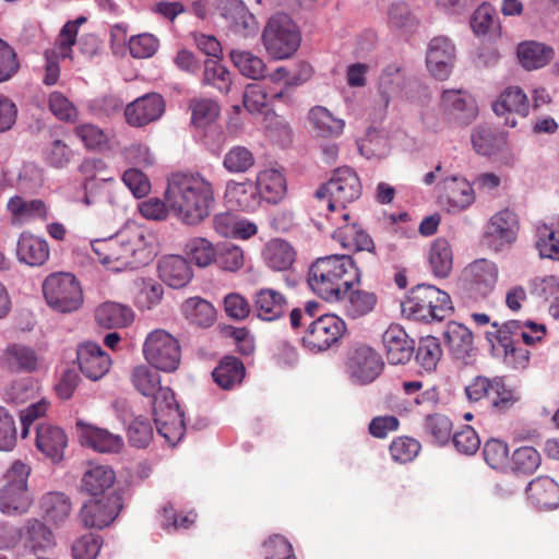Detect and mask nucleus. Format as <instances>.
Instances as JSON below:
<instances>
[{"mask_svg": "<svg viewBox=\"0 0 559 559\" xmlns=\"http://www.w3.org/2000/svg\"><path fill=\"white\" fill-rule=\"evenodd\" d=\"M164 197L169 210L187 225H198L204 221L214 203L212 183L193 173L171 174Z\"/></svg>", "mask_w": 559, "mask_h": 559, "instance_id": "f257e3e1", "label": "nucleus"}, {"mask_svg": "<svg viewBox=\"0 0 559 559\" xmlns=\"http://www.w3.org/2000/svg\"><path fill=\"white\" fill-rule=\"evenodd\" d=\"M360 273L354 260L347 254H332L318 258L309 271L310 288L326 301L344 298Z\"/></svg>", "mask_w": 559, "mask_h": 559, "instance_id": "f03ea898", "label": "nucleus"}, {"mask_svg": "<svg viewBox=\"0 0 559 559\" xmlns=\"http://www.w3.org/2000/svg\"><path fill=\"white\" fill-rule=\"evenodd\" d=\"M108 269L122 271L148 264L155 257L152 241L139 227L127 228L112 237Z\"/></svg>", "mask_w": 559, "mask_h": 559, "instance_id": "7ed1b4c3", "label": "nucleus"}, {"mask_svg": "<svg viewBox=\"0 0 559 559\" xmlns=\"http://www.w3.org/2000/svg\"><path fill=\"white\" fill-rule=\"evenodd\" d=\"M402 313L415 321H442L451 312L450 296L432 285L419 284L401 304Z\"/></svg>", "mask_w": 559, "mask_h": 559, "instance_id": "20e7f679", "label": "nucleus"}, {"mask_svg": "<svg viewBox=\"0 0 559 559\" xmlns=\"http://www.w3.org/2000/svg\"><path fill=\"white\" fill-rule=\"evenodd\" d=\"M152 413L157 432L175 445L186 432L183 412L170 388H163L152 396Z\"/></svg>", "mask_w": 559, "mask_h": 559, "instance_id": "39448f33", "label": "nucleus"}, {"mask_svg": "<svg viewBox=\"0 0 559 559\" xmlns=\"http://www.w3.org/2000/svg\"><path fill=\"white\" fill-rule=\"evenodd\" d=\"M43 293L47 305L60 313L76 311L84 301L80 282L72 273L68 272L48 275L43 283Z\"/></svg>", "mask_w": 559, "mask_h": 559, "instance_id": "423d86ee", "label": "nucleus"}, {"mask_svg": "<svg viewBox=\"0 0 559 559\" xmlns=\"http://www.w3.org/2000/svg\"><path fill=\"white\" fill-rule=\"evenodd\" d=\"M361 195V183L357 174L349 167L334 170L331 179L320 186L314 197L319 202L326 201V207L333 212L337 207L345 209L347 204L358 200Z\"/></svg>", "mask_w": 559, "mask_h": 559, "instance_id": "0eeeda50", "label": "nucleus"}, {"mask_svg": "<svg viewBox=\"0 0 559 559\" xmlns=\"http://www.w3.org/2000/svg\"><path fill=\"white\" fill-rule=\"evenodd\" d=\"M262 38L265 49L276 59L292 57L301 41L298 27L290 16L284 13L270 17Z\"/></svg>", "mask_w": 559, "mask_h": 559, "instance_id": "6e6552de", "label": "nucleus"}, {"mask_svg": "<svg viewBox=\"0 0 559 559\" xmlns=\"http://www.w3.org/2000/svg\"><path fill=\"white\" fill-rule=\"evenodd\" d=\"M31 467L15 461L4 475L5 484L0 490V511L5 514H20L28 510L33 498L27 488Z\"/></svg>", "mask_w": 559, "mask_h": 559, "instance_id": "1a4fd4ad", "label": "nucleus"}, {"mask_svg": "<svg viewBox=\"0 0 559 559\" xmlns=\"http://www.w3.org/2000/svg\"><path fill=\"white\" fill-rule=\"evenodd\" d=\"M465 395L469 402L487 399L499 412L510 409L519 400L513 389L509 388L502 377H475L465 386Z\"/></svg>", "mask_w": 559, "mask_h": 559, "instance_id": "9d476101", "label": "nucleus"}, {"mask_svg": "<svg viewBox=\"0 0 559 559\" xmlns=\"http://www.w3.org/2000/svg\"><path fill=\"white\" fill-rule=\"evenodd\" d=\"M146 360L158 370L175 371L180 362L178 341L164 330L151 332L144 343Z\"/></svg>", "mask_w": 559, "mask_h": 559, "instance_id": "9b49d317", "label": "nucleus"}, {"mask_svg": "<svg viewBox=\"0 0 559 559\" xmlns=\"http://www.w3.org/2000/svg\"><path fill=\"white\" fill-rule=\"evenodd\" d=\"M346 331L345 322L335 314H323L311 321L302 344L313 353L324 352L336 344Z\"/></svg>", "mask_w": 559, "mask_h": 559, "instance_id": "f8f14e48", "label": "nucleus"}, {"mask_svg": "<svg viewBox=\"0 0 559 559\" xmlns=\"http://www.w3.org/2000/svg\"><path fill=\"white\" fill-rule=\"evenodd\" d=\"M121 509V497L117 492H111L85 502L79 518L85 527L102 530L115 521Z\"/></svg>", "mask_w": 559, "mask_h": 559, "instance_id": "ddd939ff", "label": "nucleus"}, {"mask_svg": "<svg viewBox=\"0 0 559 559\" xmlns=\"http://www.w3.org/2000/svg\"><path fill=\"white\" fill-rule=\"evenodd\" d=\"M519 230L518 214L510 209H503L490 217L486 226L485 239L489 248L500 251L515 242Z\"/></svg>", "mask_w": 559, "mask_h": 559, "instance_id": "4468645a", "label": "nucleus"}, {"mask_svg": "<svg viewBox=\"0 0 559 559\" xmlns=\"http://www.w3.org/2000/svg\"><path fill=\"white\" fill-rule=\"evenodd\" d=\"M165 100L157 93H148L127 105L124 116L132 127L146 126L162 117L165 111Z\"/></svg>", "mask_w": 559, "mask_h": 559, "instance_id": "2eb2a0df", "label": "nucleus"}, {"mask_svg": "<svg viewBox=\"0 0 559 559\" xmlns=\"http://www.w3.org/2000/svg\"><path fill=\"white\" fill-rule=\"evenodd\" d=\"M383 365L381 356L366 345L356 347L348 360L352 378L360 383H370L378 378Z\"/></svg>", "mask_w": 559, "mask_h": 559, "instance_id": "dca6fc26", "label": "nucleus"}, {"mask_svg": "<svg viewBox=\"0 0 559 559\" xmlns=\"http://www.w3.org/2000/svg\"><path fill=\"white\" fill-rule=\"evenodd\" d=\"M386 358L391 365H405L415 350V341L400 325H390L382 335Z\"/></svg>", "mask_w": 559, "mask_h": 559, "instance_id": "f3484780", "label": "nucleus"}, {"mask_svg": "<svg viewBox=\"0 0 559 559\" xmlns=\"http://www.w3.org/2000/svg\"><path fill=\"white\" fill-rule=\"evenodd\" d=\"M492 110L498 116L508 115L504 124L513 128L516 126L514 114L526 117L530 112L527 96L519 86H509L492 103Z\"/></svg>", "mask_w": 559, "mask_h": 559, "instance_id": "a211bd4d", "label": "nucleus"}, {"mask_svg": "<svg viewBox=\"0 0 559 559\" xmlns=\"http://www.w3.org/2000/svg\"><path fill=\"white\" fill-rule=\"evenodd\" d=\"M76 358L82 373L93 381L105 376L110 367V358L96 343L87 342L80 345Z\"/></svg>", "mask_w": 559, "mask_h": 559, "instance_id": "6ab92c4d", "label": "nucleus"}, {"mask_svg": "<svg viewBox=\"0 0 559 559\" xmlns=\"http://www.w3.org/2000/svg\"><path fill=\"white\" fill-rule=\"evenodd\" d=\"M454 47L444 37H436L429 44L427 67L430 73L440 81L447 80L452 72Z\"/></svg>", "mask_w": 559, "mask_h": 559, "instance_id": "aec40b11", "label": "nucleus"}, {"mask_svg": "<svg viewBox=\"0 0 559 559\" xmlns=\"http://www.w3.org/2000/svg\"><path fill=\"white\" fill-rule=\"evenodd\" d=\"M471 289L480 297H486L496 286L498 281L497 265L486 259L475 260L464 271Z\"/></svg>", "mask_w": 559, "mask_h": 559, "instance_id": "412c9836", "label": "nucleus"}, {"mask_svg": "<svg viewBox=\"0 0 559 559\" xmlns=\"http://www.w3.org/2000/svg\"><path fill=\"white\" fill-rule=\"evenodd\" d=\"M158 274L160 280L173 288H182L193 277L189 262L178 254L163 257L158 261Z\"/></svg>", "mask_w": 559, "mask_h": 559, "instance_id": "4be33fe9", "label": "nucleus"}, {"mask_svg": "<svg viewBox=\"0 0 559 559\" xmlns=\"http://www.w3.org/2000/svg\"><path fill=\"white\" fill-rule=\"evenodd\" d=\"M36 432L37 449L52 461H60L68 443L64 431L50 424H39Z\"/></svg>", "mask_w": 559, "mask_h": 559, "instance_id": "5701e85b", "label": "nucleus"}, {"mask_svg": "<svg viewBox=\"0 0 559 559\" xmlns=\"http://www.w3.org/2000/svg\"><path fill=\"white\" fill-rule=\"evenodd\" d=\"M530 501L540 510L559 507V485L548 476H539L530 481L526 488Z\"/></svg>", "mask_w": 559, "mask_h": 559, "instance_id": "b1692460", "label": "nucleus"}, {"mask_svg": "<svg viewBox=\"0 0 559 559\" xmlns=\"http://www.w3.org/2000/svg\"><path fill=\"white\" fill-rule=\"evenodd\" d=\"M3 366L12 372H33L37 368L36 352L24 344H10L1 357Z\"/></svg>", "mask_w": 559, "mask_h": 559, "instance_id": "393cba45", "label": "nucleus"}, {"mask_svg": "<svg viewBox=\"0 0 559 559\" xmlns=\"http://www.w3.org/2000/svg\"><path fill=\"white\" fill-rule=\"evenodd\" d=\"M24 546L32 550L47 551L55 546V536L51 530L37 519H29L21 531Z\"/></svg>", "mask_w": 559, "mask_h": 559, "instance_id": "a878e982", "label": "nucleus"}, {"mask_svg": "<svg viewBox=\"0 0 559 559\" xmlns=\"http://www.w3.org/2000/svg\"><path fill=\"white\" fill-rule=\"evenodd\" d=\"M287 308L286 298L277 290L262 288L255 293L254 310L257 316L265 321L281 318Z\"/></svg>", "mask_w": 559, "mask_h": 559, "instance_id": "bb28decb", "label": "nucleus"}, {"mask_svg": "<svg viewBox=\"0 0 559 559\" xmlns=\"http://www.w3.org/2000/svg\"><path fill=\"white\" fill-rule=\"evenodd\" d=\"M115 479V472L110 467L104 465L91 466L83 474L81 490L93 498L104 497L107 496L106 491L112 487Z\"/></svg>", "mask_w": 559, "mask_h": 559, "instance_id": "cd10ccee", "label": "nucleus"}, {"mask_svg": "<svg viewBox=\"0 0 559 559\" xmlns=\"http://www.w3.org/2000/svg\"><path fill=\"white\" fill-rule=\"evenodd\" d=\"M292 83H285V86L278 92L266 91L259 84H249L243 94V105L250 112H261L267 100H275L285 98L286 103L292 102L289 92Z\"/></svg>", "mask_w": 559, "mask_h": 559, "instance_id": "c85d7f7f", "label": "nucleus"}, {"mask_svg": "<svg viewBox=\"0 0 559 559\" xmlns=\"http://www.w3.org/2000/svg\"><path fill=\"white\" fill-rule=\"evenodd\" d=\"M76 426L82 428L81 437L85 443L98 452H119L123 447L122 438L106 429L85 425L82 420H79Z\"/></svg>", "mask_w": 559, "mask_h": 559, "instance_id": "c756f323", "label": "nucleus"}, {"mask_svg": "<svg viewBox=\"0 0 559 559\" xmlns=\"http://www.w3.org/2000/svg\"><path fill=\"white\" fill-rule=\"evenodd\" d=\"M16 255L19 260L31 266L43 265L49 258L48 243L29 234H22L17 241Z\"/></svg>", "mask_w": 559, "mask_h": 559, "instance_id": "7c9ffc66", "label": "nucleus"}, {"mask_svg": "<svg viewBox=\"0 0 559 559\" xmlns=\"http://www.w3.org/2000/svg\"><path fill=\"white\" fill-rule=\"evenodd\" d=\"M308 118L317 138L334 139L340 136L344 130V121L335 118L325 107L311 108Z\"/></svg>", "mask_w": 559, "mask_h": 559, "instance_id": "2f4dec72", "label": "nucleus"}, {"mask_svg": "<svg viewBox=\"0 0 559 559\" xmlns=\"http://www.w3.org/2000/svg\"><path fill=\"white\" fill-rule=\"evenodd\" d=\"M95 320L105 329H120L133 321V311L121 304L104 302L95 310Z\"/></svg>", "mask_w": 559, "mask_h": 559, "instance_id": "473e14b6", "label": "nucleus"}, {"mask_svg": "<svg viewBox=\"0 0 559 559\" xmlns=\"http://www.w3.org/2000/svg\"><path fill=\"white\" fill-rule=\"evenodd\" d=\"M258 187L251 180L243 182L229 181L226 186L225 198L235 209L252 211L258 204Z\"/></svg>", "mask_w": 559, "mask_h": 559, "instance_id": "72a5a7b5", "label": "nucleus"}, {"mask_svg": "<svg viewBox=\"0 0 559 559\" xmlns=\"http://www.w3.org/2000/svg\"><path fill=\"white\" fill-rule=\"evenodd\" d=\"M516 55L520 63L526 70H536L545 67L554 57V49L537 41L519 44Z\"/></svg>", "mask_w": 559, "mask_h": 559, "instance_id": "f704fd0d", "label": "nucleus"}, {"mask_svg": "<svg viewBox=\"0 0 559 559\" xmlns=\"http://www.w3.org/2000/svg\"><path fill=\"white\" fill-rule=\"evenodd\" d=\"M333 238L341 243L344 249L372 252L374 243L370 236L357 224H346L337 228Z\"/></svg>", "mask_w": 559, "mask_h": 559, "instance_id": "c9c22d12", "label": "nucleus"}, {"mask_svg": "<svg viewBox=\"0 0 559 559\" xmlns=\"http://www.w3.org/2000/svg\"><path fill=\"white\" fill-rule=\"evenodd\" d=\"M258 194L269 203H278L286 194V180L274 169L260 173L257 182Z\"/></svg>", "mask_w": 559, "mask_h": 559, "instance_id": "e433bc0d", "label": "nucleus"}, {"mask_svg": "<svg viewBox=\"0 0 559 559\" xmlns=\"http://www.w3.org/2000/svg\"><path fill=\"white\" fill-rule=\"evenodd\" d=\"M471 141L478 154L490 156L506 146L507 135L490 128L479 127L473 131Z\"/></svg>", "mask_w": 559, "mask_h": 559, "instance_id": "4c0bfd02", "label": "nucleus"}, {"mask_svg": "<svg viewBox=\"0 0 559 559\" xmlns=\"http://www.w3.org/2000/svg\"><path fill=\"white\" fill-rule=\"evenodd\" d=\"M185 317L198 326H210L216 318V310L211 302L200 297H192L182 304Z\"/></svg>", "mask_w": 559, "mask_h": 559, "instance_id": "58836bf2", "label": "nucleus"}, {"mask_svg": "<svg viewBox=\"0 0 559 559\" xmlns=\"http://www.w3.org/2000/svg\"><path fill=\"white\" fill-rule=\"evenodd\" d=\"M471 27L476 36L499 34L501 26L493 5L483 2L472 14Z\"/></svg>", "mask_w": 559, "mask_h": 559, "instance_id": "ea45409f", "label": "nucleus"}, {"mask_svg": "<svg viewBox=\"0 0 559 559\" xmlns=\"http://www.w3.org/2000/svg\"><path fill=\"white\" fill-rule=\"evenodd\" d=\"M8 210L12 214L13 219L19 223L36 217L47 218V209L41 200H26L15 195L9 200Z\"/></svg>", "mask_w": 559, "mask_h": 559, "instance_id": "a19ab883", "label": "nucleus"}, {"mask_svg": "<svg viewBox=\"0 0 559 559\" xmlns=\"http://www.w3.org/2000/svg\"><path fill=\"white\" fill-rule=\"evenodd\" d=\"M214 381L223 389H230L245 377L243 364L236 357H225L212 372Z\"/></svg>", "mask_w": 559, "mask_h": 559, "instance_id": "79ce46f5", "label": "nucleus"}, {"mask_svg": "<svg viewBox=\"0 0 559 559\" xmlns=\"http://www.w3.org/2000/svg\"><path fill=\"white\" fill-rule=\"evenodd\" d=\"M429 262L436 276L447 277L453 269V251L451 243L438 238L431 246Z\"/></svg>", "mask_w": 559, "mask_h": 559, "instance_id": "37998d69", "label": "nucleus"}, {"mask_svg": "<svg viewBox=\"0 0 559 559\" xmlns=\"http://www.w3.org/2000/svg\"><path fill=\"white\" fill-rule=\"evenodd\" d=\"M230 59L240 73L249 79L259 80L263 78L265 63L261 58L250 51L233 49L229 52Z\"/></svg>", "mask_w": 559, "mask_h": 559, "instance_id": "c03bdc74", "label": "nucleus"}, {"mask_svg": "<svg viewBox=\"0 0 559 559\" xmlns=\"http://www.w3.org/2000/svg\"><path fill=\"white\" fill-rule=\"evenodd\" d=\"M45 516L58 524L63 522L71 512V502L69 498L60 492L46 493L40 502Z\"/></svg>", "mask_w": 559, "mask_h": 559, "instance_id": "a18cd8bd", "label": "nucleus"}, {"mask_svg": "<svg viewBox=\"0 0 559 559\" xmlns=\"http://www.w3.org/2000/svg\"><path fill=\"white\" fill-rule=\"evenodd\" d=\"M536 249L540 258L559 261V219L555 226L543 225L537 228Z\"/></svg>", "mask_w": 559, "mask_h": 559, "instance_id": "49530a36", "label": "nucleus"}, {"mask_svg": "<svg viewBox=\"0 0 559 559\" xmlns=\"http://www.w3.org/2000/svg\"><path fill=\"white\" fill-rule=\"evenodd\" d=\"M265 260L273 270L286 271L295 261V251L288 242L275 240L267 246Z\"/></svg>", "mask_w": 559, "mask_h": 559, "instance_id": "de8ad7c7", "label": "nucleus"}, {"mask_svg": "<svg viewBox=\"0 0 559 559\" xmlns=\"http://www.w3.org/2000/svg\"><path fill=\"white\" fill-rule=\"evenodd\" d=\"M217 247L205 238H192L185 245V253L200 267H206L215 262Z\"/></svg>", "mask_w": 559, "mask_h": 559, "instance_id": "09e8293b", "label": "nucleus"}, {"mask_svg": "<svg viewBox=\"0 0 559 559\" xmlns=\"http://www.w3.org/2000/svg\"><path fill=\"white\" fill-rule=\"evenodd\" d=\"M255 164L253 153L246 146L236 145L231 147L224 156V168L233 174H245Z\"/></svg>", "mask_w": 559, "mask_h": 559, "instance_id": "8fccbe9b", "label": "nucleus"}, {"mask_svg": "<svg viewBox=\"0 0 559 559\" xmlns=\"http://www.w3.org/2000/svg\"><path fill=\"white\" fill-rule=\"evenodd\" d=\"M132 382L135 389L144 396L152 397L159 389H163L160 385V377L156 368L144 365L133 369Z\"/></svg>", "mask_w": 559, "mask_h": 559, "instance_id": "3c124183", "label": "nucleus"}, {"mask_svg": "<svg viewBox=\"0 0 559 559\" xmlns=\"http://www.w3.org/2000/svg\"><path fill=\"white\" fill-rule=\"evenodd\" d=\"M222 271L237 272L245 264L243 251L230 242H224L217 246L216 258L214 262Z\"/></svg>", "mask_w": 559, "mask_h": 559, "instance_id": "603ef678", "label": "nucleus"}, {"mask_svg": "<svg viewBox=\"0 0 559 559\" xmlns=\"http://www.w3.org/2000/svg\"><path fill=\"white\" fill-rule=\"evenodd\" d=\"M346 311L352 318H359L371 312L377 304L373 293L356 289L348 290Z\"/></svg>", "mask_w": 559, "mask_h": 559, "instance_id": "864d4df0", "label": "nucleus"}, {"mask_svg": "<svg viewBox=\"0 0 559 559\" xmlns=\"http://www.w3.org/2000/svg\"><path fill=\"white\" fill-rule=\"evenodd\" d=\"M389 22L392 26L405 33H413L419 24L418 19L412 12L409 5L403 1L391 4L389 9Z\"/></svg>", "mask_w": 559, "mask_h": 559, "instance_id": "5fc2aeb1", "label": "nucleus"}, {"mask_svg": "<svg viewBox=\"0 0 559 559\" xmlns=\"http://www.w3.org/2000/svg\"><path fill=\"white\" fill-rule=\"evenodd\" d=\"M542 463L539 452L533 447H521L512 455V468L514 472L531 475Z\"/></svg>", "mask_w": 559, "mask_h": 559, "instance_id": "6e6d98bb", "label": "nucleus"}, {"mask_svg": "<svg viewBox=\"0 0 559 559\" xmlns=\"http://www.w3.org/2000/svg\"><path fill=\"white\" fill-rule=\"evenodd\" d=\"M129 443L134 448H146L153 438V428L148 419L139 415L132 419L127 429Z\"/></svg>", "mask_w": 559, "mask_h": 559, "instance_id": "4d7b16f0", "label": "nucleus"}, {"mask_svg": "<svg viewBox=\"0 0 559 559\" xmlns=\"http://www.w3.org/2000/svg\"><path fill=\"white\" fill-rule=\"evenodd\" d=\"M402 82L403 74L400 67L390 64L383 70L379 81V92L385 106L393 95L401 92Z\"/></svg>", "mask_w": 559, "mask_h": 559, "instance_id": "13d9d810", "label": "nucleus"}, {"mask_svg": "<svg viewBox=\"0 0 559 559\" xmlns=\"http://www.w3.org/2000/svg\"><path fill=\"white\" fill-rule=\"evenodd\" d=\"M192 111V123L197 127H205L213 122L219 114L218 105L212 99H192L189 104Z\"/></svg>", "mask_w": 559, "mask_h": 559, "instance_id": "bf43d9fd", "label": "nucleus"}, {"mask_svg": "<svg viewBox=\"0 0 559 559\" xmlns=\"http://www.w3.org/2000/svg\"><path fill=\"white\" fill-rule=\"evenodd\" d=\"M204 84H212L221 92H227L230 86V74L228 70L215 59L204 61Z\"/></svg>", "mask_w": 559, "mask_h": 559, "instance_id": "052dcab7", "label": "nucleus"}, {"mask_svg": "<svg viewBox=\"0 0 559 559\" xmlns=\"http://www.w3.org/2000/svg\"><path fill=\"white\" fill-rule=\"evenodd\" d=\"M483 455L491 468H502L509 461L508 444L499 439H490L484 444Z\"/></svg>", "mask_w": 559, "mask_h": 559, "instance_id": "680f3d73", "label": "nucleus"}, {"mask_svg": "<svg viewBox=\"0 0 559 559\" xmlns=\"http://www.w3.org/2000/svg\"><path fill=\"white\" fill-rule=\"evenodd\" d=\"M426 428L438 444L444 445L451 439L453 424L448 416L433 414L427 416Z\"/></svg>", "mask_w": 559, "mask_h": 559, "instance_id": "e2e57ef3", "label": "nucleus"}, {"mask_svg": "<svg viewBox=\"0 0 559 559\" xmlns=\"http://www.w3.org/2000/svg\"><path fill=\"white\" fill-rule=\"evenodd\" d=\"M420 451V444L417 440L408 437H399L390 445L392 459L399 463H408L413 461Z\"/></svg>", "mask_w": 559, "mask_h": 559, "instance_id": "0e129e2a", "label": "nucleus"}, {"mask_svg": "<svg viewBox=\"0 0 559 559\" xmlns=\"http://www.w3.org/2000/svg\"><path fill=\"white\" fill-rule=\"evenodd\" d=\"M164 288L162 284L151 278H142L136 304L142 309H151L162 300Z\"/></svg>", "mask_w": 559, "mask_h": 559, "instance_id": "69168bd1", "label": "nucleus"}, {"mask_svg": "<svg viewBox=\"0 0 559 559\" xmlns=\"http://www.w3.org/2000/svg\"><path fill=\"white\" fill-rule=\"evenodd\" d=\"M102 547V538L92 533L78 538L72 546L74 559H95Z\"/></svg>", "mask_w": 559, "mask_h": 559, "instance_id": "338daca9", "label": "nucleus"}, {"mask_svg": "<svg viewBox=\"0 0 559 559\" xmlns=\"http://www.w3.org/2000/svg\"><path fill=\"white\" fill-rule=\"evenodd\" d=\"M389 150L386 138L380 135L376 130L369 131L366 139L359 145L360 154L367 158L384 157Z\"/></svg>", "mask_w": 559, "mask_h": 559, "instance_id": "774afa93", "label": "nucleus"}]
</instances>
